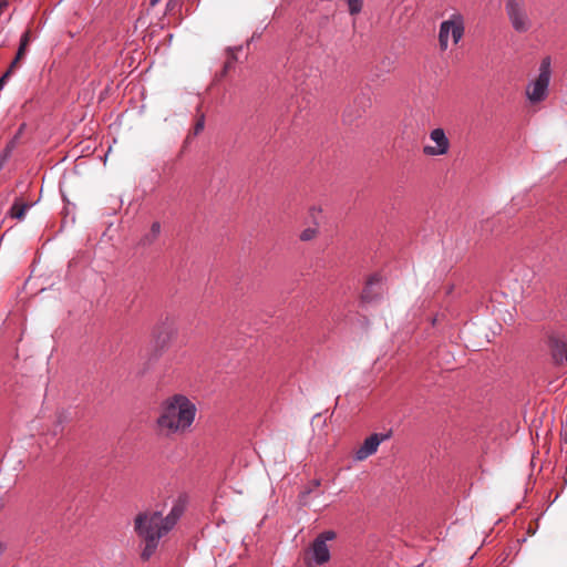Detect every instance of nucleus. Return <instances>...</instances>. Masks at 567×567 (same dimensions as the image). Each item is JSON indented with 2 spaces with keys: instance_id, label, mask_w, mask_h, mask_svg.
<instances>
[{
  "instance_id": "f257e3e1",
  "label": "nucleus",
  "mask_w": 567,
  "mask_h": 567,
  "mask_svg": "<svg viewBox=\"0 0 567 567\" xmlns=\"http://www.w3.org/2000/svg\"><path fill=\"white\" fill-rule=\"evenodd\" d=\"M183 512V505L175 504L165 517L158 511H145L136 515L134 530L144 543L141 553L143 560H148L154 555L161 538L173 529Z\"/></svg>"
},
{
  "instance_id": "f03ea898",
  "label": "nucleus",
  "mask_w": 567,
  "mask_h": 567,
  "mask_svg": "<svg viewBox=\"0 0 567 567\" xmlns=\"http://www.w3.org/2000/svg\"><path fill=\"white\" fill-rule=\"evenodd\" d=\"M196 411V405L188 398L175 394L163 403L157 425L167 434L185 432L192 426Z\"/></svg>"
},
{
  "instance_id": "7ed1b4c3",
  "label": "nucleus",
  "mask_w": 567,
  "mask_h": 567,
  "mask_svg": "<svg viewBox=\"0 0 567 567\" xmlns=\"http://www.w3.org/2000/svg\"><path fill=\"white\" fill-rule=\"evenodd\" d=\"M465 23L461 13H453L447 20L443 21L439 31V44L442 51L449 47V38L452 35L454 44H457L464 35Z\"/></svg>"
},
{
  "instance_id": "20e7f679",
  "label": "nucleus",
  "mask_w": 567,
  "mask_h": 567,
  "mask_svg": "<svg viewBox=\"0 0 567 567\" xmlns=\"http://www.w3.org/2000/svg\"><path fill=\"white\" fill-rule=\"evenodd\" d=\"M506 12L513 29L518 33H526L533 27L524 3L518 0H508L506 3Z\"/></svg>"
},
{
  "instance_id": "39448f33",
  "label": "nucleus",
  "mask_w": 567,
  "mask_h": 567,
  "mask_svg": "<svg viewBox=\"0 0 567 567\" xmlns=\"http://www.w3.org/2000/svg\"><path fill=\"white\" fill-rule=\"evenodd\" d=\"M549 80L550 61L546 58L540 63L537 79L527 89V96L532 102H540L546 97Z\"/></svg>"
},
{
  "instance_id": "423d86ee",
  "label": "nucleus",
  "mask_w": 567,
  "mask_h": 567,
  "mask_svg": "<svg viewBox=\"0 0 567 567\" xmlns=\"http://www.w3.org/2000/svg\"><path fill=\"white\" fill-rule=\"evenodd\" d=\"M392 435V431L386 433H373L368 436L363 443L355 450L354 460L362 462L367 460L369 456L377 453L380 444L386 440H389Z\"/></svg>"
},
{
  "instance_id": "0eeeda50",
  "label": "nucleus",
  "mask_w": 567,
  "mask_h": 567,
  "mask_svg": "<svg viewBox=\"0 0 567 567\" xmlns=\"http://www.w3.org/2000/svg\"><path fill=\"white\" fill-rule=\"evenodd\" d=\"M430 138L435 143V146L426 145L423 153L429 156L444 155L449 152L450 141L442 128H434L430 133Z\"/></svg>"
},
{
  "instance_id": "6e6552de",
  "label": "nucleus",
  "mask_w": 567,
  "mask_h": 567,
  "mask_svg": "<svg viewBox=\"0 0 567 567\" xmlns=\"http://www.w3.org/2000/svg\"><path fill=\"white\" fill-rule=\"evenodd\" d=\"M382 291L383 289L380 277L378 275H373L368 279L365 287L363 288L361 300L362 302L371 303L380 298Z\"/></svg>"
},
{
  "instance_id": "1a4fd4ad",
  "label": "nucleus",
  "mask_w": 567,
  "mask_h": 567,
  "mask_svg": "<svg viewBox=\"0 0 567 567\" xmlns=\"http://www.w3.org/2000/svg\"><path fill=\"white\" fill-rule=\"evenodd\" d=\"M549 348L553 359L556 362L565 360L567 362V341L559 337H550Z\"/></svg>"
},
{
  "instance_id": "9d476101",
  "label": "nucleus",
  "mask_w": 567,
  "mask_h": 567,
  "mask_svg": "<svg viewBox=\"0 0 567 567\" xmlns=\"http://www.w3.org/2000/svg\"><path fill=\"white\" fill-rule=\"evenodd\" d=\"M305 564L307 567L319 566V535L312 539L309 550L305 554Z\"/></svg>"
},
{
  "instance_id": "9b49d317",
  "label": "nucleus",
  "mask_w": 567,
  "mask_h": 567,
  "mask_svg": "<svg viewBox=\"0 0 567 567\" xmlns=\"http://www.w3.org/2000/svg\"><path fill=\"white\" fill-rule=\"evenodd\" d=\"M33 206L32 203H23L20 198H17L11 206L8 215L11 218H16L18 220H23L25 213Z\"/></svg>"
},
{
  "instance_id": "f8f14e48",
  "label": "nucleus",
  "mask_w": 567,
  "mask_h": 567,
  "mask_svg": "<svg viewBox=\"0 0 567 567\" xmlns=\"http://www.w3.org/2000/svg\"><path fill=\"white\" fill-rule=\"evenodd\" d=\"M159 234H161V224L158 221H154L151 226L150 231L146 233L142 237L141 245H143V246L153 245L158 239Z\"/></svg>"
},
{
  "instance_id": "ddd939ff",
  "label": "nucleus",
  "mask_w": 567,
  "mask_h": 567,
  "mask_svg": "<svg viewBox=\"0 0 567 567\" xmlns=\"http://www.w3.org/2000/svg\"><path fill=\"white\" fill-rule=\"evenodd\" d=\"M30 31H25L22 35H21V39H20V45H19V49H18V52H17V55H16V59L12 61L10 68L11 69H14L18 61L20 59H22L27 52V48L29 45V42H30Z\"/></svg>"
},
{
  "instance_id": "4468645a",
  "label": "nucleus",
  "mask_w": 567,
  "mask_h": 567,
  "mask_svg": "<svg viewBox=\"0 0 567 567\" xmlns=\"http://www.w3.org/2000/svg\"><path fill=\"white\" fill-rule=\"evenodd\" d=\"M362 113V107L348 106L342 114L343 122L352 124L357 118L361 117Z\"/></svg>"
},
{
  "instance_id": "2eb2a0df",
  "label": "nucleus",
  "mask_w": 567,
  "mask_h": 567,
  "mask_svg": "<svg viewBox=\"0 0 567 567\" xmlns=\"http://www.w3.org/2000/svg\"><path fill=\"white\" fill-rule=\"evenodd\" d=\"M363 0H348L349 12L354 16L362 9Z\"/></svg>"
},
{
  "instance_id": "dca6fc26",
  "label": "nucleus",
  "mask_w": 567,
  "mask_h": 567,
  "mask_svg": "<svg viewBox=\"0 0 567 567\" xmlns=\"http://www.w3.org/2000/svg\"><path fill=\"white\" fill-rule=\"evenodd\" d=\"M317 236V229L316 228H306L300 234V239L302 241H309L312 240Z\"/></svg>"
},
{
  "instance_id": "f3484780",
  "label": "nucleus",
  "mask_w": 567,
  "mask_h": 567,
  "mask_svg": "<svg viewBox=\"0 0 567 567\" xmlns=\"http://www.w3.org/2000/svg\"><path fill=\"white\" fill-rule=\"evenodd\" d=\"M14 148V141H11L7 146L6 148L3 150L2 154L0 155V159H3V165L6 164V162L8 161V158L10 157L12 151Z\"/></svg>"
},
{
  "instance_id": "a211bd4d",
  "label": "nucleus",
  "mask_w": 567,
  "mask_h": 567,
  "mask_svg": "<svg viewBox=\"0 0 567 567\" xmlns=\"http://www.w3.org/2000/svg\"><path fill=\"white\" fill-rule=\"evenodd\" d=\"M330 559V551L326 544L321 542V564L327 563Z\"/></svg>"
},
{
  "instance_id": "6ab92c4d",
  "label": "nucleus",
  "mask_w": 567,
  "mask_h": 567,
  "mask_svg": "<svg viewBox=\"0 0 567 567\" xmlns=\"http://www.w3.org/2000/svg\"><path fill=\"white\" fill-rule=\"evenodd\" d=\"M204 126H205V117L204 115H202L196 124H195V127H194V134L197 135L199 134L203 130H204Z\"/></svg>"
},
{
  "instance_id": "aec40b11",
  "label": "nucleus",
  "mask_w": 567,
  "mask_h": 567,
  "mask_svg": "<svg viewBox=\"0 0 567 567\" xmlns=\"http://www.w3.org/2000/svg\"><path fill=\"white\" fill-rule=\"evenodd\" d=\"M336 533L333 530H327L321 533V542L326 544L328 540H332L336 538Z\"/></svg>"
},
{
  "instance_id": "412c9836",
  "label": "nucleus",
  "mask_w": 567,
  "mask_h": 567,
  "mask_svg": "<svg viewBox=\"0 0 567 567\" xmlns=\"http://www.w3.org/2000/svg\"><path fill=\"white\" fill-rule=\"evenodd\" d=\"M13 69L9 68V70L0 78V91L3 89L7 79L9 78L10 73Z\"/></svg>"
},
{
  "instance_id": "4be33fe9",
  "label": "nucleus",
  "mask_w": 567,
  "mask_h": 567,
  "mask_svg": "<svg viewBox=\"0 0 567 567\" xmlns=\"http://www.w3.org/2000/svg\"><path fill=\"white\" fill-rule=\"evenodd\" d=\"M8 6V2L7 1H0V10L6 8Z\"/></svg>"
},
{
  "instance_id": "5701e85b",
  "label": "nucleus",
  "mask_w": 567,
  "mask_h": 567,
  "mask_svg": "<svg viewBox=\"0 0 567 567\" xmlns=\"http://www.w3.org/2000/svg\"><path fill=\"white\" fill-rule=\"evenodd\" d=\"M161 0H150L152 7L156 6Z\"/></svg>"
},
{
  "instance_id": "b1692460",
  "label": "nucleus",
  "mask_w": 567,
  "mask_h": 567,
  "mask_svg": "<svg viewBox=\"0 0 567 567\" xmlns=\"http://www.w3.org/2000/svg\"><path fill=\"white\" fill-rule=\"evenodd\" d=\"M3 159H0V171L3 168Z\"/></svg>"
},
{
  "instance_id": "393cba45",
  "label": "nucleus",
  "mask_w": 567,
  "mask_h": 567,
  "mask_svg": "<svg viewBox=\"0 0 567 567\" xmlns=\"http://www.w3.org/2000/svg\"><path fill=\"white\" fill-rule=\"evenodd\" d=\"M230 66V62L228 61L225 65L226 69H228Z\"/></svg>"
}]
</instances>
